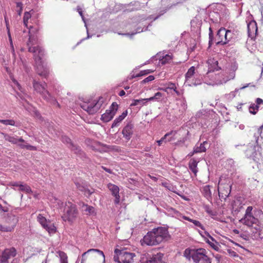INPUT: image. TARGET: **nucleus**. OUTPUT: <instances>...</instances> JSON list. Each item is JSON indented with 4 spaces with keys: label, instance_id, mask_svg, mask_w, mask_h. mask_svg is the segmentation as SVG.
I'll return each mask as SVG.
<instances>
[{
    "label": "nucleus",
    "instance_id": "nucleus-1",
    "mask_svg": "<svg viewBox=\"0 0 263 263\" xmlns=\"http://www.w3.org/2000/svg\"><path fill=\"white\" fill-rule=\"evenodd\" d=\"M35 39L30 36L27 43L28 51L34 53L36 72L39 75L46 78L49 74V67L44 61H42L44 50L39 46H33L34 45Z\"/></svg>",
    "mask_w": 263,
    "mask_h": 263
},
{
    "label": "nucleus",
    "instance_id": "nucleus-2",
    "mask_svg": "<svg viewBox=\"0 0 263 263\" xmlns=\"http://www.w3.org/2000/svg\"><path fill=\"white\" fill-rule=\"evenodd\" d=\"M170 238L168 230L163 227H158L149 231L140 240L142 246H157Z\"/></svg>",
    "mask_w": 263,
    "mask_h": 263
},
{
    "label": "nucleus",
    "instance_id": "nucleus-3",
    "mask_svg": "<svg viewBox=\"0 0 263 263\" xmlns=\"http://www.w3.org/2000/svg\"><path fill=\"white\" fill-rule=\"evenodd\" d=\"M206 254V251L204 249L187 248L183 252V256L189 260L192 258L195 263H198L200 260L203 261L204 263H211V259Z\"/></svg>",
    "mask_w": 263,
    "mask_h": 263
},
{
    "label": "nucleus",
    "instance_id": "nucleus-4",
    "mask_svg": "<svg viewBox=\"0 0 263 263\" xmlns=\"http://www.w3.org/2000/svg\"><path fill=\"white\" fill-rule=\"evenodd\" d=\"M104 102V98L100 97L98 100L85 99L80 103V106L89 114L93 115L101 108Z\"/></svg>",
    "mask_w": 263,
    "mask_h": 263
},
{
    "label": "nucleus",
    "instance_id": "nucleus-5",
    "mask_svg": "<svg viewBox=\"0 0 263 263\" xmlns=\"http://www.w3.org/2000/svg\"><path fill=\"white\" fill-rule=\"evenodd\" d=\"M46 87L47 85L46 83L43 85L35 80L33 81V87L37 93H40L43 98L47 102L57 104L59 106V103L51 96L48 91L46 89Z\"/></svg>",
    "mask_w": 263,
    "mask_h": 263
},
{
    "label": "nucleus",
    "instance_id": "nucleus-6",
    "mask_svg": "<svg viewBox=\"0 0 263 263\" xmlns=\"http://www.w3.org/2000/svg\"><path fill=\"white\" fill-rule=\"evenodd\" d=\"M18 221V217L14 212L8 213L5 219V224L0 225V230L2 232H12L14 230Z\"/></svg>",
    "mask_w": 263,
    "mask_h": 263
},
{
    "label": "nucleus",
    "instance_id": "nucleus-7",
    "mask_svg": "<svg viewBox=\"0 0 263 263\" xmlns=\"http://www.w3.org/2000/svg\"><path fill=\"white\" fill-rule=\"evenodd\" d=\"M0 135L3 136L5 140L9 141L12 144H17L21 148H26L27 150L32 151L36 150V147L35 146L26 143L25 140L22 138L17 139L8 134L2 132L0 133Z\"/></svg>",
    "mask_w": 263,
    "mask_h": 263
},
{
    "label": "nucleus",
    "instance_id": "nucleus-8",
    "mask_svg": "<svg viewBox=\"0 0 263 263\" xmlns=\"http://www.w3.org/2000/svg\"><path fill=\"white\" fill-rule=\"evenodd\" d=\"M116 261L119 263H132L134 262L136 254L128 252L126 249L116 248Z\"/></svg>",
    "mask_w": 263,
    "mask_h": 263
},
{
    "label": "nucleus",
    "instance_id": "nucleus-9",
    "mask_svg": "<svg viewBox=\"0 0 263 263\" xmlns=\"http://www.w3.org/2000/svg\"><path fill=\"white\" fill-rule=\"evenodd\" d=\"M78 214V211L76 205L69 201L65 203L64 214L62 217L64 221H72L76 218Z\"/></svg>",
    "mask_w": 263,
    "mask_h": 263
},
{
    "label": "nucleus",
    "instance_id": "nucleus-10",
    "mask_svg": "<svg viewBox=\"0 0 263 263\" xmlns=\"http://www.w3.org/2000/svg\"><path fill=\"white\" fill-rule=\"evenodd\" d=\"M252 206H248L246 209L244 217L240 220L242 223L249 227H252L253 224L258 222V219L255 218L252 213Z\"/></svg>",
    "mask_w": 263,
    "mask_h": 263
},
{
    "label": "nucleus",
    "instance_id": "nucleus-11",
    "mask_svg": "<svg viewBox=\"0 0 263 263\" xmlns=\"http://www.w3.org/2000/svg\"><path fill=\"white\" fill-rule=\"evenodd\" d=\"M218 191L219 197L225 200L231 192V185L229 183H221L218 187Z\"/></svg>",
    "mask_w": 263,
    "mask_h": 263
},
{
    "label": "nucleus",
    "instance_id": "nucleus-12",
    "mask_svg": "<svg viewBox=\"0 0 263 263\" xmlns=\"http://www.w3.org/2000/svg\"><path fill=\"white\" fill-rule=\"evenodd\" d=\"M16 254V251L13 247L6 249L0 255V263H8V259Z\"/></svg>",
    "mask_w": 263,
    "mask_h": 263
},
{
    "label": "nucleus",
    "instance_id": "nucleus-13",
    "mask_svg": "<svg viewBox=\"0 0 263 263\" xmlns=\"http://www.w3.org/2000/svg\"><path fill=\"white\" fill-rule=\"evenodd\" d=\"M134 124L132 122H129L125 126L122 130L123 137L127 140H129L133 134Z\"/></svg>",
    "mask_w": 263,
    "mask_h": 263
},
{
    "label": "nucleus",
    "instance_id": "nucleus-14",
    "mask_svg": "<svg viewBox=\"0 0 263 263\" xmlns=\"http://www.w3.org/2000/svg\"><path fill=\"white\" fill-rule=\"evenodd\" d=\"M111 106L112 109L106 110V112L102 115L101 119L104 122H109L112 119L114 115H115V111L114 110L115 102H112Z\"/></svg>",
    "mask_w": 263,
    "mask_h": 263
},
{
    "label": "nucleus",
    "instance_id": "nucleus-15",
    "mask_svg": "<svg viewBox=\"0 0 263 263\" xmlns=\"http://www.w3.org/2000/svg\"><path fill=\"white\" fill-rule=\"evenodd\" d=\"M163 257V254L162 253H158L141 263H165L162 260Z\"/></svg>",
    "mask_w": 263,
    "mask_h": 263
},
{
    "label": "nucleus",
    "instance_id": "nucleus-16",
    "mask_svg": "<svg viewBox=\"0 0 263 263\" xmlns=\"http://www.w3.org/2000/svg\"><path fill=\"white\" fill-rule=\"evenodd\" d=\"M257 32V24L255 21L250 22L248 24V32L249 36L256 35Z\"/></svg>",
    "mask_w": 263,
    "mask_h": 263
},
{
    "label": "nucleus",
    "instance_id": "nucleus-17",
    "mask_svg": "<svg viewBox=\"0 0 263 263\" xmlns=\"http://www.w3.org/2000/svg\"><path fill=\"white\" fill-rule=\"evenodd\" d=\"M207 63L209 67V69H210L209 71L218 70L220 69V68L218 66V61L214 58H210L208 59Z\"/></svg>",
    "mask_w": 263,
    "mask_h": 263
},
{
    "label": "nucleus",
    "instance_id": "nucleus-18",
    "mask_svg": "<svg viewBox=\"0 0 263 263\" xmlns=\"http://www.w3.org/2000/svg\"><path fill=\"white\" fill-rule=\"evenodd\" d=\"M71 147L70 148L72 151L74 152L81 159L85 158V153L81 150L80 147L76 145L73 144H70Z\"/></svg>",
    "mask_w": 263,
    "mask_h": 263
},
{
    "label": "nucleus",
    "instance_id": "nucleus-19",
    "mask_svg": "<svg viewBox=\"0 0 263 263\" xmlns=\"http://www.w3.org/2000/svg\"><path fill=\"white\" fill-rule=\"evenodd\" d=\"M81 208L82 211L85 212L87 215H93L96 213L95 209L93 206L88 205L84 203H82Z\"/></svg>",
    "mask_w": 263,
    "mask_h": 263
},
{
    "label": "nucleus",
    "instance_id": "nucleus-20",
    "mask_svg": "<svg viewBox=\"0 0 263 263\" xmlns=\"http://www.w3.org/2000/svg\"><path fill=\"white\" fill-rule=\"evenodd\" d=\"M221 30H224V28L221 27L218 31L217 34H216V40H217V42L216 43L217 45H225L227 44V43H224L226 42L225 40V36L224 35H222L221 33Z\"/></svg>",
    "mask_w": 263,
    "mask_h": 263
},
{
    "label": "nucleus",
    "instance_id": "nucleus-21",
    "mask_svg": "<svg viewBox=\"0 0 263 263\" xmlns=\"http://www.w3.org/2000/svg\"><path fill=\"white\" fill-rule=\"evenodd\" d=\"M90 252H97L99 255H101L102 257V258H103V263H104L105 255L104 254V253L102 251L98 250V249H89L87 251L84 252L82 255V259L81 263H83L84 261L86 260L85 259H84V256L87 254L90 253Z\"/></svg>",
    "mask_w": 263,
    "mask_h": 263
},
{
    "label": "nucleus",
    "instance_id": "nucleus-22",
    "mask_svg": "<svg viewBox=\"0 0 263 263\" xmlns=\"http://www.w3.org/2000/svg\"><path fill=\"white\" fill-rule=\"evenodd\" d=\"M202 193L203 196L208 200L212 199V193L210 190V186L206 185L202 187Z\"/></svg>",
    "mask_w": 263,
    "mask_h": 263
},
{
    "label": "nucleus",
    "instance_id": "nucleus-23",
    "mask_svg": "<svg viewBox=\"0 0 263 263\" xmlns=\"http://www.w3.org/2000/svg\"><path fill=\"white\" fill-rule=\"evenodd\" d=\"M222 35H224L225 36V41L224 43H228L233 37L234 35V33L230 30H226L224 28V30H221Z\"/></svg>",
    "mask_w": 263,
    "mask_h": 263
},
{
    "label": "nucleus",
    "instance_id": "nucleus-24",
    "mask_svg": "<svg viewBox=\"0 0 263 263\" xmlns=\"http://www.w3.org/2000/svg\"><path fill=\"white\" fill-rule=\"evenodd\" d=\"M197 164L198 162L194 159H191L189 162V168L195 176L198 172Z\"/></svg>",
    "mask_w": 263,
    "mask_h": 263
},
{
    "label": "nucleus",
    "instance_id": "nucleus-25",
    "mask_svg": "<svg viewBox=\"0 0 263 263\" xmlns=\"http://www.w3.org/2000/svg\"><path fill=\"white\" fill-rule=\"evenodd\" d=\"M181 217L184 220H187L190 222L193 223L195 226H197L201 228V229L204 230V227L199 221L192 219L186 216H182Z\"/></svg>",
    "mask_w": 263,
    "mask_h": 263
},
{
    "label": "nucleus",
    "instance_id": "nucleus-26",
    "mask_svg": "<svg viewBox=\"0 0 263 263\" xmlns=\"http://www.w3.org/2000/svg\"><path fill=\"white\" fill-rule=\"evenodd\" d=\"M49 234H54L56 232V228L50 221L44 227Z\"/></svg>",
    "mask_w": 263,
    "mask_h": 263
},
{
    "label": "nucleus",
    "instance_id": "nucleus-27",
    "mask_svg": "<svg viewBox=\"0 0 263 263\" xmlns=\"http://www.w3.org/2000/svg\"><path fill=\"white\" fill-rule=\"evenodd\" d=\"M205 143H207V142L204 141L202 143H201L199 146H197L194 148L193 153L191 156H192L194 153L205 152L206 151V148L204 146Z\"/></svg>",
    "mask_w": 263,
    "mask_h": 263
},
{
    "label": "nucleus",
    "instance_id": "nucleus-28",
    "mask_svg": "<svg viewBox=\"0 0 263 263\" xmlns=\"http://www.w3.org/2000/svg\"><path fill=\"white\" fill-rule=\"evenodd\" d=\"M195 68L194 66L191 67L185 74V81L187 82L193 76L195 73Z\"/></svg>",
    "mask_w": 263,
    "mask_h": 263
},
{
    "label": "nucleus",
    "instance_id": "nucleus-29",
    "mask_svg": "<svg viewBox=\"0 0 263 263\" xmlns=\"http://www.w3.org/2000/svg\"><path fill=\"white\" fill-rule=\"evenodd\" d=\"M173 59V55L167 54L160 60V62L162 64L164 65L167 63H169L171 62Z\"/></svg>",
    "mask_w": 263,
    "mask_h": 263
},
{
    "label": "nucleus",
    "instance_id": "nucleus-30",
    "mask_svg": "<svg viewBox=\"0 0 263 263\" xmlns=\"http://www.w3.org/2000/svg\"><path fill=\"white\" fill-rule=\"evenodd\" d=\"M37 220L43 228L49 222L41 214H39L37 216Z\"/></svg>",
    "mask_w": 263,
    "mask_h": 263
},
{
    "label": "nucleus",
    "instance_id": "nucleus-31",
    "mask_svg": "<svg viewBox=\"0 0 263 263\" xmlns=\"http://www.w3.org/2000/svg\"><path fill=\"white\" fill-rule=\"evenodd\" d=\"M153 72V70H152L150 69L141 70L138 73L136 74V75H133L132 78H137V77H142V76L148 74Z\"/></svg>",
    "mask_w": 263,
    "mask_h": 263
},
{
    "label": "nucleus",
    "instance_id": "nucleus-32",
    "mask_svg": "<svg viewBox=\"0 0 263 263\" xmlns=\"http://www.w3.org/2000/svg\"><path fill=\"white\" fill-rule=\"evenodd\" d=\"M162 97V94L160 92H156L153 97H150L149 98H146V99H145V100H146V101H158L161 99V98Z\"/></svg>",
    "mask_w": 263,
    "mask_h": 263
},
{
    "label": "nucleus",
    "instance_id": "nucleus-33",
    "mask_svg": "<svg viewBox=\"0 0 263 263\" xmlns=\"http://www.w3.org/2000/svg\"><path fill=\"white\" fill-rule=\"evenodd\" d=\"M77 186V188L83 192L84 193V195L86 196H89L92 193H93V191H91V190H89L88 189H87V188H85L83 186H81L80 185L78 186V184H76Z\"/></svg>",
    "mask_w": 263,
    "mask_h": 263
},
{
    "label": "nucleus",
    "instance_id": "nucleus-34",
    "mask_svg": "<svg viewBox=\"0 0 263 263\" xmlns=\"http://www.w3.org/2000/svg\"><path fill=\"white\" fill-rule=\"evenodd\" d=\"M3 203L6 204V205L3 206L1 204H0V214H2L3 213L8 212L9 211V205L8 204L6 201L4 200H2Z\"/></svg>",
    "mask_w": 263,
    "mask_h": 263
},
{
    "label": "nucleus",
    "instance_id": "nucleus-35",
    "mask_svg": "<svg viewBox=\"0 0 263 263\" xmlns=\"http://www.w3.org/2000/svg\"><path fill=\"white\" fill-rule=\"evenodd\" d=\"M1 123H3L5 125H12L18 126L17 124H16L15 121L12 119L2 120Z\"/></svg>",
    "mask_w": 263,
    "mask_h": 263
},
{
    "label": "nucleus",
    "instance_id": "nucleus-36",
    "mask_svg": "<svg viewBox=\"0 0 263 263\" xmlns=\"http://www.w3.org/2000/svg\"><path fill=\"white\" fill-rule=\"evenodd\" d=\"M128 111L127 110H124L121 115L119 116L118 118H116V125L118 123L121 122L127 116Z\"/></svg>",
    "mask_w": 263,
    "mask_h": 263
},
{
    "label": "nucleus",
    "instance_id": "nucleus-37",
    "mask_svg": "<svg viewBox=\"0 0 263 263\" xmlns=\"http://www.w3.org/2000/svg\"><path fill=\"white\" fill-rule=\"evenodd\" d=\"M31 15L29 12H25L23 17L24 25L27 28L28 27V20L31 18Z\"/></svg>",
    "mask_w": 263,
    "mask_h": 263
},
{
    "label": "nucleus",
    "instance_id": "nucleus-38",
    "mask_svg": "<svg viewBox=\"0 0 263 263\" xmlns=\"http://www.w3.org/2000/svg\"><path fill=\"white\" fill-rule=\"evenodd\" d=\"M258 109L259 106L256 105L255 104H252L249 107V111L251 114L255 115L258 110Z\"/></svg>",
    "mask_w": 263,
    "mask_h": 263
},
{
    "label": "nucleus",
    "instance_id": "nucleus-39",
    "mask_svg": "<svg viewBox=\"0 0 263 263\" xmlns=\"http://www.w3.org/2000/svg\"><path fill=\"white\" fill-rule=\"evenodd\" d=\"M7 29L8 30V38H9V41L11 49V52L13 53V54L14 55L15 54L14 48L13 44L11 34L10 32V30L7 26Z\"/></svg>",
    "mask_w": 263,
    "mask_h": 263
},
{
    "label": "nucleus",
    "instance_id": "nucleus-40",
    "mask_svg": "<svg viewBox=\"0 0 263 263\" xmlns=\"http://www.w3.org/2000/svg\"><path fill=\"white\" fill-rule=\"evenodd\" d=\"M61 140L64 143L67 144L69 148L71 147L70 144H73L71 142L70 139L65 135L62 136Z\"/></svg>",
    "mask_w": 263,
    "mask_h": 263
},
{
    "label": "nucleus",
    "instance_id": "nucleus-41",
    "mask_svg": "<svg viewBox=\"0 0 263 263\" xmlns=\"http://www.w3.org/2000/svg\"><path fill=\"white\" fill-rule=\"evenodd\" d=\"M20 190L22 191L25 192L26 193H30L31 192V188L27 184H21Z\"/></svg>",
    "mask_w": 263,
    "mask_h": 263
},
{
    "label": "nucleus",
    "instance_id": "nucleus-42",
    "mask_svg": "<svg viewBox=\"0 0 263 263\" xmlns=\"http://www.w3.org/2000/svg\"><path fill=\"white\" fill-rule=\"evenodd\" d=\"M59 255L60 257L61 263H68L67 256L65 253L61 252L60 253Z\"/></svg>",
    "mask_w": 263,
    "mask_h": 263
},
{
    "label": "nucleus",
    "instance_id": "nucleus-43",
    "mask_svg": "<svg viewBox=\"0 0 263 263\" xmlns=\"http://www.w3.org/2000/svg\"><path fill=\"white\" fill-rule=\"evenodd\" d=\"M16 12L19 15H21L23 10V4L20 2H16Z\"/></svg>",
    "mask_w": 263,
    "mask_h": 263
},
{
    "label": "nucleus",
    "instance_id": "nucleus-44",
    "mask_svg": "<svg viewBox=\"0 0 263 263\" xmlns=\"http://www.w3.org/2000/svg\"><path fill=\"white\" fill-rule=\"evenodd\" d=\"M12 82L14 85L16 87V88L21 92L24 93V89L21 87V85L18 83V82L15 80L14 78L12 79Z\"/></svg>",
    "mask_w": 263,
    "mask_h": 263
},
{
    "label": "nucleus",
    "instance_id": "nucleus-45",
    "mask_svg": "<svg viewBox=\"0 0 263 263\" xmlns=\"http://www.w3.org/2000/svg\"><path fill=\"white\" fill-rule=\"evenodd\" d=\"M144 101H146V100H145V99L134 100L133 103L130 104V106H136L138 103L144 104L143 102Z\"/></svg>",
    "mask_w": 263,
    "mask_h": 263
},
{
    "label": "nucleus",
    "instance_id": "nucleus-46",
    "mask_svg": "<svg viewBox=\"0 0 263 263\" xmlns=\"http://www.w3.org/2000/svg\"><path fill=\"white\" fill-rule=\"evenodd\" d=\"M176 88V86L175 85V84L174 83H171V82H170L168 84V86L167 87H166V88L165 89H163V88H160V90H164V91L165 92H167V90L168 89H175V88Z\"/></svg>",
    "mask_w": 263,
    "mask_h": 263
},
{
    "label": "nucleus",
    "instance_id": "nucleus-47",
    "mask_svg": "<svg viewBox=\"0 0 263 263\" xmlns=\"http://www.w3.org/2000/svg\"><path fill=\"white\" fill-rule=\"evenodd\" d=\"M154 79H155L154 76L151 75V76H149L148 77H147V78H146L145 79H144V80H143L141 83L142 84H144L146 83H148L149 82H151V81H153Z\"/></svg>",
    "mask_w": 263,
    "mask_h": 263
},
{
    "label": "nucleus",
    "instance_id": "nucleus-48",
    "mask_svg": "<svg viewBox=\"0 0 263 263\" xmlns=\"http://www.w3.org/2000/svg\"><path fill=\"white\" fill-rule=\"evenodd\" d=\"M176 131L172 130L170 132L166 133L162 138H161V140H162L163 142L165 139H166L168 136L171 135H173V136H174L176 134Z\"/></svg>",
    "mask_w": 263,
    "mask_h": 263
},
{
    "label": "nucleus",
    "instance_id": "nucleus-49",
    "mask_svg": "<svg viewBox=\"0 0 263 263\" xmlns=\"http://www.w3.org/2000/svg\"><path fill=\"white\" fill-rule=\"evenodd\" d=\"M77 11H78V13H79V14L80 15V16H81L82 20L85 23V27L87 28V25H86V24L85 22V20L83 14L82 9L80 6L77 7Z\"/></svg>",
    "mask_w": 263,
    "mask_h": 263
},
{
    "label": "nucleus",
    "instance_id": "nucleus-50",
    "mask_svg": "<svg viewBox=\"0 0 263 263\" xmlns=\"http://www.w3.org/2000/svg\"><path fill=\"white\" fill-rule=\"evenodd\" d=\"M108 188L111 192L112 195L115 196V185L109 183Z\"/></svg>",
    "mask_w": 263,
    "mask_h": 263
},
{
    "label": "nucleus",
    "instance_id": "nucleus-51",
    "mask_svg": "<svg viewBox=\"0 0 263 263\" xmlns=\"http://www.w3.org/2000/svg\"><path fill=\"white\" fill-rule=\"evenodd\" d=\"M210 245V246L213 248L215 250H216V251H218L219 250V247H218V244L216 242V244H215L214 243H213L211 241H210L209 240L207 241H206Z\"/></svg>",
    "mask_w": 263,
    "mask_h": 263
},
{
    "label": "nucleus",
    "instance_id": "nucleus-52",
    "mask_svg": "<svg viewBox=\"0 0 263 263\" xmlns=\"http://www.w3.org/2000/svg\"><path fill=\"white\" fill-rule=\"evenodd\" d=\"M256 104L258 106L263 103V100L260 98H257L256 100Z\"/></svg>",
    "mask_w": 263,
    "mask_h": 263
},
{
    "label": "nucleus",
    "instance_id": "nucleus-53",
    "mask_svg": "<svg viewBox=\"0 0 263 263\" xmlns=\"http://www.w3.org/2000/svg\"><path fill=\"white\" fill-rule=\"evenodd\" d=\"M210 32H209V39H213V31L212 30L211 28H210L209 29Z\"/></svg>",
    "mask_w": 263,
    "mask_h": 263
},
{
    "label": "nucleus",
    "instance_id": "nucleus-54",
    "mask_svg": "<svg viewBox=\"0 0 263 263\" xmlns=\"http://www.w3.org/2000/svg\"><path fill=\"white\" fill-rule=\"evenodd\" d=\"M125 95V92L123 90H121L119 93V95L121 97L124 96Z\"/></svg>",
    "mask_w": 263,
    "mask_h": 263
},
{
    "label": "nucleus",
    "instance_id": "nucleus-55",
    "mask_svg": "<svg viewBox=\"0 0 263 263\" xmlns=\"http://www.w3.org/2000/svg\"><path fill=\"white\" fill-rule=\"evenodd\" d=\"M87 37H86V38H85V39H82V40H81V41H84V40H86V39H89V38H90V37L92 36V35H89V33H88V29H87Z\"/></svg>",
    "mask_w": 263,
    "mask_h": 263
},
{
    "label": "nucleus",
    "instance_id": "nucleus-56",
    "mask_svg": "<svg viewBox=\"0 0 263 263\" xmlns=\"http://www.w3.org/2000/svg\"><path fill=\"white\" fill-rule=\"evenodd\" d=\"M22 184L21 183H20V182H14L12 185L13 186H19V187H20V185Z\"/></svg>",
    "mask_w": 263,
    "mask_h": 263
},
{
    "label": "nucleus",
    "instance_id": "nucleus-57",
    "mask_svg": "<svg viewBox=\"0 0 263 263\" xmlns=\"http://www.w3.org/2000/svg\"><path fill=\"white\" fill-rule=\"evenodd\" d=\"M212 44H213V39H210V40L209 42V47L211 46Z\"/></svg>",
    "mask_w": 263,
    "mask_h": 263
},
{
    "label": "nucleus",
    "instance_id": "nucleus-58",
    "mask_svg": "<svg viewBox=\"0 0 263 263\" xmlns=\"http://www.w3.org/2000/svg\"><path fill=\"white\" fill-rule=\"evenodd\" d=\"M157 142L158 145L160 146L162 143L163 141H162V140L160 139L159 140L157 141Z\"/></svg>",
    "mask_w": 263,
    "mask_h": 263
},
{
    "label": "nucleus",
    "instance_id": "nucleus-59",
    "mask_svg": "<svg viewBox=\"0 0 263 263\" xmlns=\"http://www.w3.org/2000/svg\"><path fill=\"white\" fill-rule=\"evenodd\" d=\"M175 139V138H174V137H173H173H171L167 139V141H168V142H170V141H173V140H174Z\"/></svg>",
    "mask_w": 263,
    "mask_h": 263
},
{
    "label": "nucleus",
    "instance_id": "nucleus-60",
    "mask_svg": "<svg viewBox=\"0 0 263 263\" xmlns=\"http://www.w3.org/2000/svg\"><path fill=\"white\" fill-rule=\"evenodd\" d=\"M57 203L60 206H62L63 204V203L59 200H58Z\"/></svg>",
    "mask_w": 263,
    "mask_h": 263
},
{
    "label": "nucleus",
    "instance_id": "nucleus-61",
    "mask_svg": "<svg viewBox=\"0 0 263 263\" xmlns=\"http://www.w3.org/2000/svg\"><path fill=\"white\" fill-rule=\"evenodd\" d=\"M174 91L175 92V93L177 95H180L179 92L177 90V88H176L174 90Z\"/></svg>",
    "mask_w": 263,
    "mask_h": 263
},
{
    "label": "nucleus",
    "instance_id": "nucleus-62",
    "mask_svg": "<svg viewBox=\"0 0 263 263\" xmlns=\"http://www.w3.org/2000/svg\"><path fill=\"white\" fill-rule=\"evenodd\" d=\"M249 85V84H247V85H246V86H244L242 87L240 89H245V88L247 87Z\"/></svg>",
    "mask_w": 263,
    "mask_h": 263
},
{
    "label": "nucleus",
    "instance_id": "nucleus-63",
    "mask_svg": "<svg viewBox=\"0 0 263 263\" xmlns=\"http://www.w3.org/2000/svg\"><path fill=\"white\" fill-rule=\"evenodd\" d=\"M114 126H115V120L112 122L111 127L113 128Z\"/></svg>",
    "mask_w": 263,
    "mask_h": 263
},
{
    "label": "nucleus",
    "instance_id": "nucleus-64",
    "mask_svg": "<svg viewBox=\"0 0 263 263\" xmlns=\"http://www.w3.org/2000/svg\"><path fill=\"white\" fill-rule=\"evenodd\" d=\"M42 263H47V259L43 260Z\"/></svg>",
    "mask_w": 263,
    "mask_h": 263
}]
</instances>
